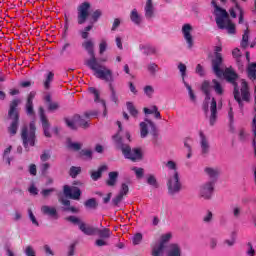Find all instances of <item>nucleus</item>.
<instances>
[{
    "label": "nucleus",
    "mask_w": 256,
    "mask_h": 256,
    "mask_svg": "<svg viewBox=\"0 0 256 256\" xmlns=\"http://www.w3.org/2000/svg\"><path fill=\"white\" fill-rule=\"evenodd\" d=\"M82 47L85 49V51H87L88 55H90V59L86 60L85 65L94 71L98 79H102L103 81H113V72L97 61V57H95V44L93 41H84L82 43Z\"/></svg>",
    "instance_id": "nucleus-1"
},
{
    "label": "nucleus",
    "mask_w": 256,
    "mask_h": 256,
    "mask_svg": "<svg viewBox=\"0 0 256 256\" xmlns=\"http://www.w3.org/2000/svg\"><path fill=\"white\" fill-rule=\"evenodd\" d=\"M216 77H224L228 83H233L234 85V99L237 101L241 111H243V101L246 103H249L251 101V93H249V85L247 82H242L241 89L239 92V87H237V79L238 75L236 74L235 70H232L231 68H226L224 71L221 69V74L216 75Z\"/></svg>",
    "instance_id": "nucleus-2"
},
{
    "label": "nucleus",
    "mask_w": 256,
    "mask_h": 256,
    "mask_svg": "<svg viewBox=\"0 0 256 256\" xmlns=\"http://www.w3.org/2000/svg\"><path fill=\"white\" fill-rule=\"evenodd\" d=\"M211 5L214 6L215 21L218 29H226L229 35H235V33H237V30L233 21L229 19V13L227 12V10L217 5V1L215 0L211 1Z\"/></svg>",
    "instance_id": "nucleus-3"
},
{
    "label": "nucleus",
    "mask_w": 256,
    "mask_h": 256,
    "mask_svg": "<svg viewBox=\"0 0 256 256\" xmlns=\"http://www.w3.org/2000/svg\"><path fill=\"white\" fill-rule=\"evenodd\" d=\"M116 149H119L122 152V155L125 159L130 161H141L143 159V152L139 148H131L129 144L123 143V138L120 137L119 133L112 136Z\"/></svg>",
    "instance_id": "nucleus-4"
},
{
    "label": "nucleus",
    "mask_w": 256,
    "mask_h": 256,
    "mask_svg": "<svg viewBox=\"0 0 256 256\" xmlns=\"http://www.w3.org/2000/svg\"><path fill=\"white\" fill-rule=\"evenodd\" d=\"M21 104V99L16 98L10 102V108L8 111V117L12 120L10 127L8 128V132L10 135H17V129L19 127V111H17V107Z\"/></svg>",
    "instance_id": "nucleus-5"
},
{
    "label": "nucleus",
    "mask_w": 256,
    "mask_h": 256,
    "mask_svg": "<svg viewBox=\"0 0 256 256\" xmlns=\"http://www.w3.org/2000/svg\"><path fill=\"white\" fill-rule=\"evenodd\" d=\"M35 131H37V127L35 126V122L32 121L29 124V128L24 126L21 131V139L23 141V145L26 149L30 147H35V141L37 137L35 136Z\"/></svg>",
    "instance_id": "nucleus-6"
},
{
    "label": "nucleus",
    "mask_w": 256,
    "mask_h": 256,
    "mask_svg": "<svg viewBox=\"0 0 256 256\" xmlns=\"http://www.w3.org/2000/svg\"><path fill=\"white\" fill-rule=\"evenodd\" d=\"M168 194L173 196L181 192L182 184L179 180V172H174V175L171 176L167 181Z\"/></svg>",
    "instance_id": "nucleus-7"
},
{
    "label": "nucleus",
    "mask_w": 256,
    "mask_h": 256,
    "mask_svg": "<svg viewBox=\"0 0 256 256\" xmlns=\"http://www.w3.org/2000/svg\"><path fill=\"white\" fill-rule=\"evenodd\" d=\"M214 58L212 59V71L215 75H221V66L223 65V54L220 52L223 51L221 46H216L214 49Z\"/></svg>",
    "instance_id": "nucleus-8"
},
{
    "label": "nucleus",
    "mask_w": 256,
    "mask_h": 256,
    "mask_svg": "<svg viewBox=\"0 0 256 256\" xmlns=\"http://www.w3.org/2000/svg\"><path fill=\"white\" fill-rule=\"evenodd\" d=\"M89 9H91V3L83 2L77 7V23L83 25L89 19Z\"/></svg>",
    "instance_id": "nucleus-9"
},
{
    "label": "nucleus",
    "mask_w": 256,
    "mask_h": 256,
    "mask_svg": "<svg viewBox=\"0 0 256 256\" xmlns=\"http://www.w3.org/2000/svg\"><path fill=\"white\" fill-rule=\"evenodd\" d=\"M213 191H215V181L210 180L200 186L199 195L202 199L209 201L213 197Z\"/></svg>",
    "instance_id": "nucleus-10"
},
{
    "label": "nucleus",
    "mask_w": 256,
    "mask_h": 256,
    "mask_svg": "<svg viewBox=\"0 0 256 256\" xmlns=\"http://www.w3.org/2000/svg\"><path fill=\"white\" fill-rule=\"evenodd\" d=\"M178 69L181 73L182 83H184V87H186L188 91L190 101H192V103H197V96L195 95V92H193V88L191 85H189V83H187V81H185V75H187V66L183 63H180L178 65Z\"/></svg>",
    "instance_id": "nucleus-11"
},
{
    "label": "nucleus",
    "mask_w": 256,
    "mask_h": 256,
    "mask_svg": "<svg viewBox=\"0 0 256 256\" xmlns=\"http://www.w3.org/2000/svg\"><path fill=\"white\" fill-rule=\"evenodd\" d=\"M63 191L65 197H69V199H74L75 201L81 199V189L79 187L64 185Z\"/></svg>",
    "instance_id": "nucleus-12"
},
{
    "label": "nucleus",
    "mask_w": 256,
    "mask_h": 256,
    "mask_svg": "<svg viewBox=\"0 0 256 256\" xmlns=\"http://www.w3.org/2000/svg\"><path fill=\"white\" fill-rule=\"evenodd\" d=\"M149 127L152 131H155V123L149 119H145V122L140 123V137L145 139L149 135Z\"/></svg>",
    "instance_id": "nucleus-13"
},
{
    "label": "nucleus",
    "mask_w": 256,
    "mask_h": 256,
    "mask_svg": "<svg viewBox=\"0 0 256 256\" xmlns=\"http://www.w3.org/2000/svg\"><path fill=\"white\" fill-rule=\"evenodd\" d=\"M39 115L45 137L51 138V132H49V127H51V124H49V120L45 115V110L43 109V107L39 108Z\"/></svg>",
    "instance_id": "nucleus-14"
},
{
    "label": "nucleus",
    "mask_w": 256,
    "mask_h": 256,
    "mask_svg": "<svg viewBox=\"0 0 256 256\" xmlns=\"http://www.w3.org/2000/svg\"><path fill=\"white\" fill-rule=\"evenodd\" d=\"M191 31H193V27L191 24H184L182 27V33L184 35V39L188 45V49L193 48V36L191 35Z\"/></svg>",
    "instance_id": "nucleus-15"
},
{
    "label": "nucleus",
    "mask_w": 256,
    "mask_h": 256,
    "mask_svg": "<svg viewBox=\"0 0 256 256\" xmlns=\"http://www.w3.org/2000/svg\"><path fill=\"white\" fill-rule=\"evenodd\" d=\"M34 99H35V92H30L27 97L26 105H25L26 114L29 117H33L35 115V109L33 108V100Z\"/></svg>",
    "instance_id": "nucleus-16"
},
{
    "label": "nucleus",
    "mask_w": 256,
    "mask_h": 256,
    "mask_svg": "<svg viewBox=\"0 0 256 256\" xmlns=\"http://www.w3.org/2000/svg\"><path fill=\"white\" fill-rule=\"evenodd\" d=\"M210 125L213 127L215 123L217 122V100L215 98H212L211 104H210Z\"/></svg>",
    "instance_id": "nucleus-17"
},
{
    "label": "nucleus",
    "mask_w": 256,
    "mask_h": 256,
    "mask_svg": "<svg viewBox=\"0 0 256 256\" xmlns=\"http://www.w3.org/2000/svg\"><path fill=\"white\" fill-rule=\"evenodd\" d=\"M79 229L80 231H82V233H84V235H88V236L97 235V227L87 225L85 224V222L80 223Z\"/></svg>",
    "instance_id": "nucleus-18"
},
{
    "label": "nucleus",
    "mask_w": 256,
    "mask_h": 256,
    "mask_svg": "<svg viewBox=\"0 0 256 256\" xmlns=\"http://www.w3.org/2000/svg\"><path fill=\"white\" fill-rule=\"evenodd\" d=\"M200 147L202 155H208L210 149L209 140H207V137L203 132H200Z\"/></svg>",
    "instance_id": "nucleus-19"
},
{
    "label": "nucleus",
    "mask_w": 256,
    "mask_h": 256,
    "mask_svg": "<svg viewBox=\"0 0 256 256\" xmlns=\"http://www.w3.org/2000/svg\"><path fill=\"white\" fill-rule=\"evenodd\" d=\"M107 169V165L103 164L98 168V171H92L90 174L92 181H99V179L103 177L104 171H107Z\"/></svg>",
    "instance_id": "nucleus-20"
},
{
    "label": "nucleus",
    "mask_w": 256,
    "mask_h": 256,
    "mask_svg": "<svg viewBox=\"0 0 256 256\" xmlns=\"http://www.w3.org/2000/svg\"><path fill=\"white\" fill-rule=\"evenodd\" d=\"M117 179H119V172H109L108 179L106 180V185L108 187H115V185H117Z\"/></svg>",
    "instance_id": "nucleus-21"
},
{
    "label": "nucleus",
    "mask_w": 256,
    "mask_h": 256,
    "mask_svg": "<svg viewBox=\"0 0 256 256\" xmlns=\"http://www.w3.org/2000/svg\"><path fill=\"white\" fill-rule=\"evenodd\" d=\"M155 15V8L153 7V0H147L145 6V17L146 19H152Z\"/></svg>",
    "instance_id": "nucleus-22"
},
{
    "label": "nucleus",
    "mask_w": 256,
    "mask_h": 256,
    "mask_svg": "<svg viewBox=\"0 0 256 256\" xmlns=\"http://www.w3.org/2000/svg\"><path fill=\"white\" fill-rule=\"evenodd\" d=\"M89 92L94 95V101L95 103H102V106L104 110L107 109V105L105 104V100H101V95L99 94V90L95 87H90Z\"/></svg>",
    "instance_id": "nucleus-23"
},
{
    "label": "nucleus",
    "mask_w": 256,
    "mask_h": 256,
    "mask_svg": "<svg viewBox=\"0 0 256 256\" xmlns=\"http://www.w3.org/2000/svg\"><path fill=\"white\" fill-rule=\"evenodd\" d=\"M44 101L48 104V111H57V109H59V102H53L51 99V94H47L44 97Z\"/></svg>",
    "instance_id": "nucleus-24"
},
{
    "label": "nucleus",
    "mask_w": 256,
    "mask_h": 256,
    "mask_svg": "<svg viewBox=\"0 0 256 256\" xmlns=\"http://www.w3.org/2000/svg\"><path fill=\"white\" fill-rule=\"evenodd\" d=\"M106 83H109V89L111 91V101H113V103H115V105H117V103L119 102V98L117 97V92L115 91V87H113V81H115V79L112 76V80H105Z\"/></svg>",
    "instance_id": "nucleus-25"
},
{
    "label": "nucleus",
    "mask_w": 256,
    "mask_h": 256,
    "mask_svg": "<svg viewBox=\"0 0 256 256\" xmlns=\"http://www.w3.org/2000/svg\"><path fill=\"white\" fill-rule=\"evenodd\" d=\"M247 76L250 81H255L256 80V62L251 63L247 67Z\"/></svg>",
    "instance_id": "nucleus-26"
},
{
    "label": "nucleus",
    "mask_w": 256,
    "mask_h": 256,
    "mask_svg": "<svg viewBox=\"0 0 256 256\" xmlns=\"http://www.w3.org/2000/svg\"><path fill=\"white\" fill-rule=\"evenodd\" d=\"M96 235L100 237V239H110L111 238V230L109 228L99 229L96 228Z\"/></svg>",
    "instance_id": "nucleus-27"
},
{
    "label": "nucleus",
    "mask_w": 256,
    "mask_h": 256,
    "mask_svg": "<svg viewBox=\"0 0 256 256\" xmlns=\"http://www.w3.org/2000/svg\"><path fill=\"white\" fill-rule=\"evenodd\" d=\"M168 256H181V246L179 244H170Z\"/></svg>",
    "instance_id": "nucleus-28"
},
{
    "label": "nucleus",
    "mask_w": 256,
    "mask_h": 256,
    "mask_svg": "<svg viewBox=\"0 0 256 256\" xmlns=\"http://www.w3.org/2000/svg\"><path fill=\"white\" fill-rule=\"evenodd\" d=\"M205 173L208 175V177H210V179H212V181L217 180V177H219V169L217 168H205Z\"/></svg>",
    "instance_id": "nucleus-29"
},
{
    "label": "nucleus",
    "mask_w": 256,
    "mask_h": 256,
    "mask_svg": "<svg viewBox=\"0 0 256 256\" xmlns=\"http://www.w3.org/2000/svg\"><path fill=\"white\" fill-rule=\"evenodd\" d=\"M41 211L43 215H49L50 217H55L57 215V209L50 206H42Z\"/></svg>",
    "instance_id": "nucleus-30"
},
{
    "label": "nucleus",
    "mask_w": 256,
    "mask_h": 256,
    "mask_svg": "<svg viewBox=\"0 0 256 256\" xmlns=\"http://www.w3.org/2000/svg\"><path fill=\"white\" fill-rule=\"evenodd\" d=\"M55 79V74L53 72H48L46 75V79L44 80V89L49 90L51 89V83Z\"/></svg>",
    "instance_id": "nucleus-31"
},
{
    "label": "nucleus",
    "mask_w": 256,
    "mask_h": 256,
    "mask_svg": "<svg viewBox=\"0 0 256 256\" xmlns=\"http://www.w3.org/2000/svg\"><path fill=\"white\" fill-rule=\"evenodd\" d=\"M130 19L135 25H141V16L139 15V12H137V9L131 11Z\"/></svg>",
    "instance_id": "nucleus-32"
},
{
    "label": "nucleus",
    "mask_w": 256,
    "mask_h": 256,
    "mask_svg": "<svg viewBox=\"0 0 256 256\" xmlns=\"http://www.w3.org/2000/svg\"><path fill=\"white\" fill-rule=\"evenodd\" d=\"M212 88L214 89L215 93H217V95H223V86L217 79L212 80Z\"/></svg>",
    "instance_id": "nucleus-33"
},
{
    "label": "nucleus",
    "mask_w": 256,
    "mask_h": 256,
    "mask_svg": "<svg viewBox=\"0 0 256 256\" xmlns=\"http://www.w3.org/2000/svg\"><path fill=\"white\" fill-rule=\"evenodd\" d=\"M240 45L242 49H247L249 47V29L244 31Z\"/></svg>",
    "instance_id": "nucleus-34"
},
{
    "label": "nucleus",
    "mask_w": 256,
    "mask_h": 256,
    "mask_svg": "<svg viewBox=\"0 0 256 256\" xmlns=\"http://www.w3.org/2000/svg\"><path fill=\"white\" fill-rule=\"evenodd\" d=\"M163 251H165V245L159 243L152 248V256H161L163 255Z\"/></svg>",
    "instance_id": "nucleus-35"
},
{
    "label": "nucleus",
    "mask_w": 256,
    "mask_h": 256,
    "mask_svg": "<svg viewBox=\"0 0 256 256\" xmlns=\"http://www.w3.org/2000/svg\"><path fill=\"white\" fill-rule=\"evenodd\" d=\"M74 121H76V123H78L79 127H82V129H88L89 127V122L79 115L74 116Z\"/></svg>",
    "instance_id": "nucleus-36"
},
{
    "label": "nucleus",
    "mask_w": 256,
    "mask_h": 256,
    "mask_svg": "<svg viewBox=\"0 0 256 256\" xmlns=\"http://www.w3.org/2000/svg\"><path fill=\"white\" fill-rule=\"evenodd\" d=\"M84 206L87 209H97L99 204L97 203V200L95 198H90L84 202Z\"/></svg>",
    "instance_id": "nucleus-37"
},
{
    "label": "nucleus",
    "mask_w": 256,
    "mask_h": 256,
    "mask_svg": "<svg viewBox=\"0 0 256 256\" xmlns=\"http://www.w3.org/2000/svg\"><path fill=\"white\" fill-rule=\"evenodd\" d=\"M126 107H127L128 113H130L132 117H137V115H139V111L137 110V108H135V105H133V102H127Z\"/></svg>",
    "instance_id": "nucleus-38"
},
{
    "label": "nucleus",
    "mask_w": 256,
    "mask_h": 256,
    "mask_svg": "<svg viewBox=\"0 0 256 256\" xmlns=\"http://www.w3.org/2000/svg\"><path fill=\"white\" fill-rule=\"evenodd\" d=\"M252 133H253L252 145L254 147V153L256 155V116H254L252 120Z\"/></svg>",
    "instance_id": "nucleus-39"
},
{
    "label": "nucleus",
    "mask_w": 256,
    "mask_h": 256,
    "mask_svg": "<svg viewBox=\"0 0 256 256\" xmlns=\"http://www.w3.org/2000/svg\"><path fill=\"white\" fill-rule=\"evenodd\" d=\"M69 175L72 179H77V175H81V167H77V166L70 167Z\"/></svg>",
    "instance_id": "nucleus-40"
},
{
    "label": "nucleus",
    "mask_w": 256,
    "mask_h": 256,
    "mask_svg": "<svg viewBox=\"0 0 256 256\" xmlns=\"http://www.w3.org/2000/svg\"><path fill=\"white\" fill-rule=\"evenodd\" d=\"M103 15V11L101 9L95 10L91 15V23H97L99 21V18Z\"/></svg>",
    "instance_id": "nucleus-41"
},
{
    "label": "nucleus",
    "mask_w": 256,
    "mask_h": 256,
    "mask_svg": "<svg viewBox=\"0 0 256 256\" xmlns=\"http://www.w3.org/2000/svg\"><path fill=\"white\" fill-rule=\"evenodd\" d=\"M81 147H83V145L79 142L68 143V149H71L72 151H81Z\"/></svg>",
    "instance_id": "nucleus-42"
},
{
    "label": "nucleus",
    "mask_w": 256,
    "mask_h": 256,
    "mask_svg": "<svg viewBox=\"0 0 256 256\" xmlns=\"http://www.w3.org/2000/svg\"><path fill=\"white\" fill-rule=\"evenodd\" d=\"M147 183H148V185H151L155 189L159 188V183H157V178H155V176H153V175L148 176Z\"/></svg>",
    "instance_id": "nucleus-43"
},
{
    "label": "nucleus",
    "mask_w": 256,
    "mask_h": 256,
    "mask_svg": "<svg viewBox=\"0 0 256 256\" xmlns=\"http://www.w3.org/2000/svg\"><path fill=\"white\" fill-rule=\"evenodd\" d=\"M232 214L235 219H239L241 217V206L239 205L232 206Z\"/></svg>",
    "instance_id": "nucleus-44"
},
{
    "label": "nucleus",
    "mask_w": 256,
    "mask_h": 256,
    "mask_svg": "<svg viewBox=\"0 0 256 256\" xmlns=\"http://www.w3.org/2000/svg\"><path fill=\"white\" fill-rule=\"evenodd\" d=\"M201 91H202L203 93H211V84L209 83V81L205 80V81L202 83Z\"/></svg>",
    "instance_id": "nucleus-45"
},
{
    "label": "nucleus",
    "mask_w": 256,
    "mask_h": 256,
    "mask_svg": "<svg viewBox=\"0 0 256 256\" xmlns=\"http://www.w3.org/2000/svg\"><path fill=\"white\" fill-rule=\"evenodd\" d=\"M67 127H69V129H72V131H77V125H75V120H70L69 118H65L64 119Z\"/></svg>",
    "instance_id": "nucleus-46"
},
{
    "label": "nucleus",
    "mask_w": 256,
    "mask_h": 256,
    "mask_svg": "<svg viewBox=\"0 0 256 256\" xmlns=\"http://www.w3.org/2000/svg\"><path fill=\"white\" fill-rule=\"evenodd\" d=\"M141 241H143V234L141 233H136L132 238L133 245H139Z\"/></svg>",
    "instance_id": "nucleus-47"
},
{
    "label": "nucleus",
    "mask_w": 256,
    "mask_h": 256,
    "mask_svg": "<svg viewBox=\"0 0 256 256\" xmlns=\"http://www.w3.org/2000/svg\"><path fill=\"white\" fill-rule=\"evenodd\" d=\"M81 157H85L86 159H93V151L83 149L80 151Z\"/></svg>",
    "instance_id": "nucleus-48"
},
{
    "label": "nucleus",
    "mask_w": 256,
    "mask_h": 256,
    "mask_svg": "<svg viewBox=\"0 0 256 256\" xmlns=\"http://www.w3.org/2000/svg\"><path fill=\"white\" fill-rule=\"evenodd\" d=\"M96 247H107L109 245V241L104 238H99L95 241Z\"/></svg>",
    "instance_id": "nucleus-49"
},
{
    "label": "nucleus",
    "mask_w": 256,
    "mask_h": 256,
    "mask_svg": "<svg viewBox=\"0 0 256 256\" xmlns=\"http://www.w3.org/2000/svg\"><path fill=\"white\" fill-rule=\"evenodd\" d=\"M144 53L145 55H155V53H157V48L154 46H146L144 48Z\"/></svg>",
    "instance_id": "nucleus-50"
},
{
    "label": "nucleus",
    "mask_w": 256,
    "mask_h": 256,
    "mask_svg": "<svg viewBox=\"0 0 256 256\" xmlns=\"http://www.w3.org/2000/svg\"><path fill=\"white\" fill-rule=\"evenodd\" d=\"M28 215L30 221H32V224L36 227H39V222L37 221V218L35 217V214H33V211L31 209H28Z\"/></svg>",
    "instance_id": "nucleus-51"
},
{
    "label": "nucleus",
    "mask_w": 256,
    "mask_h": 256,
    "mask_svg": "<svg viewBox=\"0 0 256 256\" xmlns=\"http://www.w3.org/2000/svg\"><path fill=\"white\" fill-rule=\"evenodd\" d=\"M235 245V238L232 239H226L221 244L220 247H233Z\"/></svg>",
    "instance_id": "nucleus-52"
},
{
    "label": "nucleus",
    "mask_w": 256,
    "mask_h": 256,
    "mask_svg": "<svg viewBox=\"0 0 256 256\" xmlns=\"http://www.w3.org/2000/svg\"><path fill=\"white\" fill-rule=\"evenodd\" d=\"M128 193L129 185H127V183H122L119 194L125 197Z\"/></svg>",
    "instance_id": "nucleus-53"
},
{
    "label": "nucleus",
    "mask_w": 256,
    "mask_h": 256,
    "mask_svg": "<svg viewBox=\"0 0 256 256\" xmlns=\"http://www.w3.org/2000/svg\"><path fill=\"white\" fill-rule=\"evenodd\" d=\"M235 10L238 11V13H239V21H238V23H240V24L243 23V21H244V18H243L244 12H243V8H241L239 3H236Z\"/></svg>",
    "instance_id": "nucleus-54"
},
{
    "label": "nucleus",
    "mask_w": 256,
    "mask_h": 256,
    "mask_svg": "<svg viewBox=\"0 0 256 256\" xmlns=\"http://www.w3.org/2000/svg\"><path fill=\"white\" fill-rule=\"evenodd\" d=\"M202 221L204 223H211V221H213V212L208 210L206 212V215L203 217Z\"/></svg>",
    "instance_id": "nucleus-55"
},
{
    "label": "nucleus",
    "mask_w": 256,
    "mask_h": 256,
    "mask_svg": "<svg viewBox=\"0 0 256 256\" xmlns=\"http://www.w3.org/2000/svg\"><path fill=\"white\" fill-rule=\"evenodd\" d=\"M171 237H173V235L171 233H166V234L162 235L160 244L165 245V243H168V241L171 240Z\"/></svg>",
    "instance_id": "nucleus-56"
},
{
    "label": "nucleus",
    "mask_w": 256,
    "mask_h": 256,
    "mask_svg": "<svg viewBox=\"0 0 256 256\" xmlns=\"http://www.w3.org/2000/svg\"><path fill=\"white\" fill-rule=\"evenodd\" d=\"M123 197L122 194H118L112 199L114 207H117L123 201Z\"/></svg>",
    "instance_id": "nucleus-57"
},
{
    "label": "nucleus",
    "mask_w": 256,
    "mask_h": 256,
    "mask_svg": "<svg viewBox=\"0 0 256 256\" xmlns=\"http://www.w3.org/2000/svg\"><path fill=\"white\" fill-rule=\"evenodd\" d=\"M11 149H12V147L9 146L8 148H6L4 150V159H5L6 163H8V165H11V158L9 157V153H11Z\"/></svg>",
    "instance_id": "nucleus-58"
},
{
    "label": "nucleus",
    "mask_w": 256,
    "mask_h": 256,
    "mask_svg": "<svg viewBox=\"0 0 256 256\" xmlns=\"http://www.w3.org/2000/svg\"><path fill=\"white\" fill-rule=\"evenodd\" d=\"M49 159H51V154L49 150H45L40 156V160L42 161V163H45L46 161H49Z\"/></svg>",
    "instance_id": "nucleus-59"
},
{
    "label": "nucleus",
    "mask_w": 256,
    "mask_h": 256,
    "mask_svg": "<svg viewBox=\"0 0 256 256\" xmlns=\"http://www.w3.org/2000/svg\"><path fill=\"white\" fill-rule=\"evenodd\" d=\"M55 188H49V189H43L41 191V195L44 197V198H47L49 196H51V193H55Z\"/></svg>",
    "instance_id": "nucleus-60"
},
{
    "label": "nucleus",
    "mask_w": 256,
    "mask_h": 256,
    "mask_svg": "<svg viewBox=\"0 0 256 256\" xmlns=\"http://www.w3.org/2000/svg\"><path fill=\"white\" fill-rule=\"evenodd\" d=\"M158 65L155 63H150L148 65V71L151 75H155V73H157V69H158Z\"/></svg>",
    "instance_id": "nucleus-61"
},
{
    "label": "nucleus",
    "mask_w": 256,
    "mask_h": 256,
    "mask_svg": "<svg viewBox=\"0 0 256 256\" xmlns=\"http://www.w3.org/2000/svg\"><path fill=\"white\" fill-rule=\"evenodd\" d=\"M105 51H107V41L102 40L99 44V53H100V55H103Z\"/></svg>",
    "instance_id": "nucleus-62"
},
{
    "label": "nucleus",
    "mask_w": 256,
    "mask_h": 256,
    "mask_svg": "<svg viewBox=\"0 0 256 256\" xmlns=\"http://www.w3.org/2000/svg\"><path fill=\"white\" fill-rule=\"evenodd\" d=\"M144 93L147 95V97H152L153 93H155V90L153 89V86H146L144 88Z\"/></svg>",
    "instance_id": "nucleus-63"
},
{
    "label": "nucleus",
    "mask_w": 256,
    "mask_h": 256,
    "mask_svg": "<svg viewBox=\"0 0 256 256\" xmlns=\"http://www.w3.org/2000/svg\"><path fill=\"white\" fill-rule=\"evenodd\" d=\"M25 253L27 256H35V250L32 246H27L25 249Z\"/></svg>",
    "instance_id": "nucleus-64"
}]
</instances>
